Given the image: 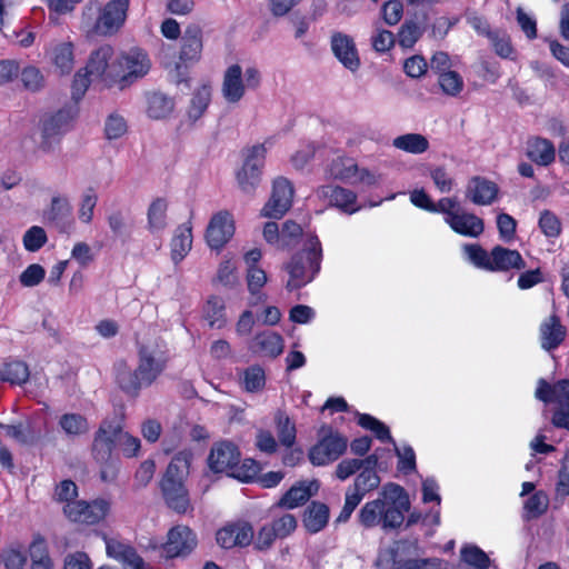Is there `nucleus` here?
Returning <instances> with one entry per match:
<instances>
[{
  "label": "nucleus",
  "mask_w": 569,
  "mask_h": 569,
  "mask_svg": "<svg viewBox=\"0 0 569 569\" xmlns=\"http://www.w3.org/2000/svg\"><path fill=\"white\" fill-rule=\"evenodd\" d=\"M293 193V187L288 179L283 177L274 179L270 199L262 208L261 216L272 219L282 218L292 206Z\"/></svg>",
  "instance_id": "12"
},
{
  "label": "nucleus",
  "mask_w": 569,
  "mask_h": 569,
  "mask_svg": "<svg viewBox=\"0 0 569 569\" xmlns=\"http://www.w3.org/2000/svg\"><path fill=\"white\" fill-rule=\"evenodd\" d=\"M461 559L477 569H488L490 559L486 552H483L477 546H466L461 549Z\"/></svg>",
  "instance_id": "48"
},
{
  "label": "nucleus",
  "mask_w": 569,
  "mask_h": 569,
  "mask_svg": "<svg viewBox=\"0 0 569 569\" xmlns=\"http://www.w3.org/2000/svg\"><path fill=\"white\" fill-rule=\"evenodd\" d=\"M52 61L62 74L70 73L73 69V48L70 42H63L54 47Z\"/></svg>",
  "instance_id": "40"
},
{
  "label": "nucleus",
  "mask_w": 569,
  "mask_h": 569,
  "mask_svg": "<svg viewBox=\"0 0 569 569\" xmlns=\"http://www.w3.org/2000/svg\"><path fill=\"white\" fill-rule=\"evenodd\" d=\"M442 92L450 97H457L463 89V79L457 71L442 72L438 79Z\"/></svg>",
  "instance_id": "45"
},
{
  "label": "nucleus",
  "mask_w": 569,
  "mask_h": 569,
  "mask_svg": "<svg viewBox=\"0 0 569 569\" xmlns=\"http://www.w3.org/2000/svg\"><path fill=\"white\" fill-rule=\"evenodd\" d=\"M329 515L330 510L326 503L312 501L303 512V526L308 532L317 533L327 526Z\"/></svg>",
  "instance_id": "26"
},
{
  "label": "nucleus",
  "mask_w": 569,
  "mask_h": 569,
  "mask_svg": "<svg viewBox=\"0 0 569 569\" xmlns=\"http://www.w3.org/2000/svg\"><path fill=\"white\" fill-rule=\"evenodd\" d=\"M123 417L124 407L119 406L114 410V417L102 420L94 433L92 456L101 466L100 478L104 482L113 481L118 475V463L112 458V451L117 442V435L121 431V420Z\"/></svg>",
  "instance_id": "4"
},
{
  "label": "nucleus",
  "mask_w": 569,
  "mask_h": 569,
  "mask_svg": "<svg viewBox=\"0 0 569 569\" xmlns=\"http://www.w3.org/2000/svg\"><path fill=\"white\" fill-rule=\"evenodd\" d=\"M1 561L6 569H23L27 556L19 549L8 548L1 552Z\"/></svg>",
  "instance_id": "64"
},
{
  "label": "nucleus",
  "mask_w": 569,
  "mask_h": 569,
  "mask_svg": "<svg viewBox=\"0 0 569 569\" xmlns=\"http://www.w3.org/2000/svg\"><path fill=\"white\" fill-rule=\"evenodd\" d=\"M197 546L194 532L186 526H177L169 530L168 540L162 546L166 558L184 557Z\"/></svg>",
  "instance_id": "14"
},
{
  "label": "nucleus",
  "mask_w": 569,
  "mask_h": 569,
  "mask_svg": "<svg viewBox=\"0 0 569 569\" xmlns=\"http://www.w3.org/2000/svg\"><path fill=\"white\" fill-rule=\"evenodd\" d=\"M497 228L500 238L509 242L516 236L517 221L508 213H500L497 217Z\"/></svg>",
  "instance_id": "63"
},
{
  "label": "nucleus",
  "mask_w": 569,
  "mask_h": 569,
  "mask_svg": "<svg viewBox=\"0 0 569 569\" xmlns=\"http://www.w3.org/2000/svg\"><path fill=\"white\" fill-rule=\"evenodd\" d=\"M110 503L104 499H96L91 502L77 500L63 507L64 516L73 522L94 525L106 518Z\"/></svg>",
  "instance_id": "11"
},
{
  "label": "nucleus",
  "mask_w": 569,
  "mask_h": 569,
  "mask_svg": "<svg viewBox=\"0 0 569 569\" xmlns=\"http://www.w3.org/2000/svg\"><path fill=\"white\" fill-rule=\"evenodd\" d=\"M247 281L248 290L254 297V301L252 302V305L266 301V295L260 292V289L267 282L266 272L256 266H249Z\"/></svg>",
  "instance_id": "37"
},
{
  "label": "nucleus",
  "mask_w": 569,
  "mask_h": 569,
  "mask_svg": "<svg viewBox=\"0 0 569 569\" xmlns=\"http://www.w3.org/2000/svg\"><path fill=\"white\" fill-rule=\"evenodd\" d=\"M127 129L124 118L117 113H111L106 120L104 132L109 140L121 138L127 132Z\"/></svg>",
  "instance_id": "53"
},
{
  "label": "nucleus",
  "mask_w": 569,
  "mask_h": 569,
  "mask_svg": "<svg viewBox=\"0 0 569 569\" xmlns=\"http://www.w3.org/2000/svg\"><path fill=\"white\" fill-rule=\"evenodd\" d=\"M72 212V207L67 198L53 197L51 200V208L48 212V219L57 224L69 218Z\"/></svg>",
  "instance_id": "52"
},
{
  "label": "nucleus",
  "mask_w": 569,
  "mask_h": 569,
  "mask_svg": "<svg viewBox=\"0 0 569 569\" xmlns=\"http://www.w3.org/2000/svg\"><path fill=\"white\" fill-rule=\"evenodd\" d=\"M167 367V358L156 347L140 345L138 366L131 369L126 361L116 365V381L130 397H138L142 388L150 387Z\"/></svg>",
  "instance_id": "2"
},
{
  "label": "nucleus",
  "mask_w": 569,
  "mask_h": 569,
  "mask_svg": "<svg viewBox=\"0 0 569 569\" xmlns=\"http://www.w3.org/2000/svg\"><path fill=\"white\" fill-rule=\"evenodd\" d=\"M527 156L539 166H549L555 160L556 150L548 139L533 138L527 143Z\"/></svg>",
  "instance_id": "28"
},
{
  "label": "nucleus",
  "mask_w": 569,
  "mask_h": 569,
  "mask_svg": "<svg viewBox=\"0 0 569 569\" xmlns=\"http://www.w3.org/2000/svg\"><path fill=\"white\" fill-rule=\"evenodd\" d=\"M566 337V328L558 316L552 315L540 326L541 347L547 350L556 349Z\"/></svg>",
  "instance_id": "24"
},
{
  "label": "nucleus",
  "mask_w": 569,
  "mask_h": 569,
  "mask_svg": "<svg viewBox=\"0 0 569 569\" xmlns=\"http://www.w3.org/2000/svg\"><path fill=\"white\" fill-rule=\"evenodd\" d=\"M549 505L548 496L543 491H537L525 502L527 518H538L547 511Z\"/></svg>",
  "instance_id": "49"
},
{
  "label": "nucleus",
  "mask_w": 569,
  "mask_h": 569,
  "mask_svg": "<svg viewBox=\"0 0 569 569\" xmlns=\"http://www.w3.org/2000/svg\"><path fill=\"white\" fill-rule=\"evenodd\" d=\"M114 51L109 44L101 46L90 54L86 71L90 77L100 78L107 87L118 82L119 70Z\"/></svg>",
  "instance_id": "9"
},
{
  "label": "nucleus",
  "mask_w": 569,
  "mask_h": 569,
  "mask_svg": "<svg viewBox=\"0 0 569 569\" xmlns=\"http://www.w3.org/2000/svg\"><path fill=\"white\" fill-rule=\"evenodd\" d=\"M191 461V451L177 452L160 480V490L166 506L179 515L193 511L189 490L184 485L190 472Z\"/></svg>",
  "instance_id": "3"
},
{
  "label": "nucleus",
  "mask_w": 569,
  "mask_h": 569,
  "mask_svg": "<svg viewBox=\"0 0 569 569\" xmlns=\"http://www.w3.org/2000/svg\"><path fill=\"white\" fill-rule=\"evenodd\" d=\"M211 100V88L207 84L201 86L191 99L188 109V118L194 122L202 117Z\"/></svg>",
  "instance_id": "35"
},
{
  "label": "nucleus",
  "mask_w": 569,
  "mask_h": 569,
  "mask_svg": "<svg viewBox=\"0 0 569 569\" xmlns=\"http://www.w3.org/2000/svg\"><path fill=\"white\" fill-rule=\"evenodd\" d=\"M380 482L381 479L376 470L365 468L356 477L353 485L347 489V492H351V496H358V500L361 501L368 492L377 489Z\"/></svg>",
  "instance_id": "31"
},
{
  "label": "nucleus",
  "mask_w": 569,
  "mask_h": 569,
  "mask_svg": "<svg viewBox=\"0 0 569 569\" xmlns=\"http://www.w3.org/2000/svg\"><path fill=\"white\" fill-rule=\"evenodd\" d=\"M234 226L227 211L216 213L206 230V240L211 249H221L233 236Z\"/></svg>",
  "instance_id": "16"
},
{
  "label": "nucleus",
  "mask_w": 569,
  "mask_h": 569,
  "mask_svg": "<svg viewBox=\"0 0 569 569\" xmlns=\"http://www.w3.org/2000/svg\"><path fill=\"white\" fill-rule=\"evenodd\" d=\"M329 171L335 179L353 182L359 167L351 160L336 159L331 162Z\"/></svg>",
  "instance_id": "43"
},
{
  "label": "nucleus",
  "mask_w": 569,
  "mask_h": 569,
  "mask_svg": "<svg viewBox=\"0 0 569 569\" xmlns=\"http://www.w3.org/2000/svg\"><path fill=\"white\" fill-rule=\"evenodd\" d=\"M319 490L318 480L299 481L293 485L277 502V507L293 509L303 505Z\"/></svg>",
  "instance_id": "18"
},
{
  "label": "nucleus",
  "mask_w": 569,
  "mask_h": 569,
  "mask_svg": "<svg viewBox=\"0 0 569 569\" xmlns=\"http://www.w3.org/2000/svg\"><path fill=\"white\" fill-rule=\"evenodd\" d=\"M498 191L499 188L495 182L481 177H473L467 186L466 196L475 204L486 206L496 200Z\"/></svg>",
  "instance_id": "20"
},
{
  "label": "nucleus",
  "mask_w": 569,
  "mask_h": 569,
  "mask_svg": "<svg viewBox=\"0 0 569 569\" xmlns=\"http://www.w3.org/2000/svg\"><path fill=\"white\" fill-rule=\"evenodd\" d=\"M222 94L228 102L236 103L244 94L242 69L239 64L230 66L223 76Z\"/></svg>",
  "instance_id": "25"
},
{
  "label": "nucleus",
  "mask_w": 569,
  "mask_h": 569,
  "mask_svg": "<svg viewBox=\"0 0 569 569\" xmlns=\"http://www.w3.org/2000/svg\"><path fill=\"white\" fill-rule=\"evenodd\" d=\"M78 497V487L77 485L70 480L66 479L62 480L60 483L57 485L53 499L58 502H74L76 498Z\"/></svg>",
  "instance_id": "59"
},
{
  "label": "nucleus",
  "mask_w": 569,
  "mask_h": 569,
  "mask_svg": "<svg viewBox=\"0 0 569 569\" xmlns=\"http://www.w3.org/2000/svg\"><path fill=\"white\" fill-rule=\"evenodd\" d=\"M202 52V30L198 24H189L181 37L179 58L183 62H197Z\"/></svg>",
  "instance_id": "19"
},
{
  "label": "nucleus",
  "mask_w": 569,
  "mask_h": 569,
  "mask_svg": "<svg viewBox=\"0 0 569 569\" xmlns=\"http://www.w3.org/2000/svg\"><path fill=\"white\" fill-rule=\"evenodd\" d=\"M216 280L227 288H233L234 286L238 284L236 267L232 264L230 260H224L220 263Z\"/></svg>",
  "instance_id": "60"
},
{
  "label": "nucleus",
  "mask_w": 569,
  "mask_h": 569,
  "mask_svg": "<svg viewBox=\"0 0 569 569\" xmlns=\"http://www.w3.org/2000/svg\"><path fill=\"white\" fill-rule=\"evenodd\" d=\"M407 545L406 540L393 541L390 546L381 548L378 551L377 559L375 560V567L378 569H387L389 565H397L399 552L403 546Z\"/></svg>",
  "instance_id": "42"
},
{
  "label": "nucleus",
  "mask_w": 569,
  "mask_h": 569,
  "mask_svg": "<svg viewBox=\"0 0 569 569\" xmlns=\"http://www.w3.org/2000/svg\"><path fill=\"white\" fill-rule=\"evenodd\" d=\"M539 227L543 234L549 238L558 237L561 231L560 220L557 218L556 214H553L549 210H545L541 212L539 219Z\"/></svg>",
  "instance_id": "56"
},
{
  "label": "nucleus",
  "mask_w": 569,
  "mask_h": 569,
  "mask_svg": "<svg viewBox=\"0 0 569 569\" xmlns=\"http://www.w3.org/2000/svg\"><path fill=\"white\" fill-rule=\"evenodd\" d=\"M240 461V451L230 441L217 442L212 446L208 456V466L216 473L227 472L230 476L231 469Z\"/></svg>",
  "instance_id": "15"
},
{
  "label": "nucleus",
  "mask_w": 569,
  "mask_h": 569,
  "mask_svg": "<svg viewBox=\"0 0 569 569\" xmlns=\"http://www.w3.org/2000/svg\"><path fill=\"white\" fill-rule=\"evenodd\" d=\"M392 146L409 153L420 154L429 149V141L420 133H406L396 137Z\"/></svg>",
  "instance_id": "33"
},
{
  "label": "nucleus",
  "mask_w": 569,
  "mask_h": 569,
  "mask_svg": "<svg viewBox=\"0 0 569 569\" xmlns=\"http://www.w3.org/2000/svg\"><path fill=\"white\" fill-rule=\"evenodd\" d=\"M190 222L179 226L171 241V258L174 263L181 261L192 247V233Z\"/></svg>",
  "instance_id": "29"
},
{
  "label": "nucleus",
  "mask_w": 569,
  "mask_h": 569,
  "mask_svg": "<svg viewBox=\"0 0 569 569\" xmlns=\"http://www.w3.org/2000/svg\"><path fill=\"white\" fill-rule=\"evenodd\" d=\"M320 193L329 198L331 206L339 208L348 214L355 213L360 209V207H352L357 200V194L349 189L338 186H325L320 188Z\"/></svg>",
  "instance_id": "23"
},
{
  "label": "nucleus",
  "mask_w": 569,
  "mask_h": 569,
  "mask_svg": "<svg viewBox=\"0 0 569 569\" xmlns=\"http://www.w3.org/2000/svg\"><path fill=\"white\" fill-rule=\"evenodd\" d=\"M254 349L264 356L277 358L283 350V339L272 331H263L253 339Z\"/></svg>",
  "instance_id": "32"
},
{
  "label": "nucleus",
  "mask_w": 569,
  "mask_h": 569,
  "mask_svg": "<svg viewBox=\"0 0 569 569\" xmlns=\"http://www.w3.org/2000/svg\"><path fill=\"white\" fill-rule=\"evenodd\" d=\"M77 113L76 106H66L53 113L44 114L41 119L39 148L44 152H51L60 143L62 136L71 129Z\"/></svg>",
  "instance_id": "7"
},
{
  "label": "nucleus",
  "mask_w": 569,
  "mask_h": 569,
  "mask_svg": "<svg viewBox=\"0 0 569 569\" xmlns=\"http://www.w3.org/2000/svg\"><path fill=\"white\" fill-rule=\"evenodd\" d=\"M322 248L317 236L307 238L303 248L286 264L290 278L286 288L290 291L311 282L320 270Z\"/></svg>",
  "instance_id": "6"
},
{
  "label": "nucleus",
  "mask_w": 569,
  "mask_h": 569,
  "mask_svg": "<svg viewBox=\"0 0 569 569\" xmlns=\"http://www.w3.org/2000/svg\"><path fill=\"white\" fill-rule=\"evenodd\" d=\"M242 385L248 392L261 391L266 385L264 370L258 365L248 367L243 370Z\"/></svg>",
  "instance_id": "41"
},
{
  "label": "nucleus",
  "mask_w": 569,
  "mask_h": 569,
  "mask_svg": "<svg viewBox=\"0 0 569 569\" xmlns=\"http://www.w3.org/2000/svg\"><path fill=\"white\" fill-rule=\"evenodd\" d=\"M119 70L118 82L121 90L146 76L150 69V60L146 52L134 49L117 58Z\"/></svg>",
  "instance_id": "10"
},
{
  "label": "nucleus",
  "mask_w": 569,
  "mask_h": 569,
  "mask_svg": "<svg viewBox=\"0 0 569 569\" xmlns=\"http://www.w3.org/2000/svg\"><path fill=\"white\" fill-rule=\"evenodd\" d=\"M204 318L211 328H221L226 323L224 301L220 297H211L204 308Z\"/></svg>",
  "instance_id": "38"
},
{
  "label": "nucleus",
  "mask_w": 569,
  "mask_h": 569,
  "mask_svg": "<svg viewBox=\"0 0 569 569\" xmlns=\"http://www.w3.org/2000/svg\"><path fill=\"white\" fill-rule=\"evenodd\" d=\"M98 197L92 188H89L82 196L79 208V219L84 223H90L93 218V210L97 206Z\"/></svg>",
  "instance_id": "58"
},
{
  "label": "nucleus",
  "mask_w": 569,
  "mask_h": 569,
  "mask_svg": "<svg viewBox=\"0 0 569 569\" xmlns=\"http://www.w3.org/2000/svg\"><path fill=\"white\" fill-rule=\"evenodd\" d=\"M59 426L68 436H80L89 430L88 420L79 413H64L59 420Z\"/></svg>",
  "instance_id": "39"
},
{
  "label": "nucleus",
  "mask_w": 569,
  "mask_h": 569,
  "mask_svg": "<svg viewBox=\"0 0 569 569\" xmlns=\"http://www.w3.org/2000/svg\"><path fill=\"white\" fill-rule=\"evenodd\" d=\"M259 471L260 466L256 460L244 459L231 469L230 476L242 482H251L258 478Z\"/></svg>",
  "instance_id": "47"
},
{
  "label": "nucleus",
  "mask_w": 569,
  "mask_h": 569,
  "mask_svg": "<svg viewBox=\"0 0 569 569\" xmlns=\"http://www.w3.org/2000/svg\"><path fill=\"white\" fill-rule=\"evenodd\" d=\"M395 451L399 458L398 469L405 473H410L416 470V455L410 446H405L401 449L395 445Z\"/></svg>",
  "instance_id": "62"
},
{
  "label": "nucleus",
  "mask_w": 569,
  "mask_h": 569,
  "mask_svg": "<svg viewBox=\"0 0 569 569\" xmlns=\"http://www.w3.org/2000/svg\"><path fill=\"white\" fill-rule=\"evenodd\" d=\"M277 433L281 445L291 447L296 441V427L290 418L282 411L276 415Z\"/></svg>",
  "instance_id": "44"
},
{
  "label": "nucleus",
  "mask_w": 569,
  "mask_h": 569,
  "mask_svg": "<svg viewBox=\"0 0 569 569\" xmlns=\"http://www.w3.org/2000/svg\"><path fill=\"white\" fill-rule=\"evenodd\" d=\"M129 0H110L103 7L89 1L82 11V26L88 32L100 36L114 34L126 22Z\"/></svg>",
  "instance_id": "5"
},
{
  "label": "nucleus",
  "mask_w": 569,
  "mask_h": 569,
  "mask_svg": "<svg viewBox=\"0 0 569 569\" xmlns=\"http://www.w3.org/2000/svg\"><path fill=\"white\" fill-rule=\"evenodd\" d=\"M446 222L453 231L462 236L477 238L485 229L483 220L473 213L459 212L446 218Z\"/></svg>",
  "instance_id": "22"
},
{
  "label": "nucleus",
  "mask_w": 569,
  "mask_h": 569,
  "mask_svg": "<svg viewBox=\"0 0 569 569\" xmlns=\"http://www.w3.org/2000/svg\"><path fill=\"white\" fill-rule=\"evenodd\" d=\"M167 201L162 198H157L151 202L148 209V229L154 233L166 228V212Z\"/></svg>",
  "instance_id": "36"
},
{
  "label": "nucleus",
  "mask_w": 569,
  "mask_h": 569,
  "mask_svg": "<svg viewBox=\"0 0 569 569\" xmlns=\"http://www.w3.org/2000/svg\"><path fill=\"white\" fill-rule=\"evenodd\" d=\"M395 41V34L391 31L376 27V34L371 38V44L377 52L389 51Z\"/></svg>",
  "instance_id": "61"
},
{
  "label": "nucleus",
  "mask_w": 569,
  "mask_h": 569,
  "mask_svg": "<svg viewBox=\"0 0 569 569\" xmlns=\"http://www.w3.org/2000/svg\"><path fill=\"white\" fill-rule=\"evenodd\" d=\"M381 16L386 24L396 26L403 16V4L399 0H389L383 3Z\"/></svg>",
  "instance_id": "55"
},
{
  "label": "nucleus",
  "mask_w": 569,
  "mask_h": 569,
  "mask_svg": "<svg viewBox=\"0 0 569 569\" xmlns=\"http://www.w3.org/2000/svg\"><path fill=\"white\" fill-rule=\"evenodd\" d=\"M410 509V499L407 491L397 483H386L378 498L366 502L359 513L358 521L365 528L380 526L383 530H393L401 527L405 513Z\"/></svg>",
  "instance_id": "1"
},
{
  "label": "nucleus",
  "mask_w": 569,
  "mask_h": 569,
  "mask_svg": "<svg viewBox=\"0 0 569 569\" xmlns=\"http://www.w3.org/2000/svg\"><path fill=\"white\" fill-rule=\"evenodd\" d=\"M266 152L263 144L253 146L248 150L244 163L237 172V181L242 192L253 194L260 184Z\"/></svg>",
  "instance_id": "8"
},
{
  "label": "nucleus",
  "mask_w": 569,
  "mask_h": 569,
  "mask_svg": "<svg viewBox=\"0 0 569 569\" xmlns=\"http://www.w3.org/2000/svg\"><path fill=\"white\" fill-rule=\"evenodd\" d=\"M174 109V100L168 94L154 91L147 96V114L154 120L168 118Z\"/></svg>",
  "instance_id": "27"
},
{
  "label": "nucleus",
  "mask_w": 569,
  "mask_h": 569,
  "mask_svg": "<svg viewBox=\"0 0 569 569\" xmlns=\"http://www.w3.org/2000/svg\"><path fill=\"white\" fill-rule=\"evenodd\" d=\"M331 49L335 57L350 71L358 70L360 60L351 37L336 32L331 37Z\"/></svg>",
  "instance_id": "17"
},
{
  "label": "nucleus",
  "mask_w": 569,
  "mask_h": 569,
  "mask_svg": "<svg viewBox=\"0 0 569 569\" xmlns=\"http://www.w3.org/2000/svg\"><path fill=\"white\" fill-rule=\"evenodd\" d=\"M467 259L477 268L490 271L491 252L488 253L481 246L477 243L465 244L462 248Z\"/></svg>",
  "instance_id": "46"
},
{
  "label": "nucleus",
  "mask_w": 569,
  "mask_h": 569,
  "mask_svg": "<svg viewBox=\"0 0 569 569\" xmlns=\"http://www.w3.org/2000/svg\"><path fill=\"white\" fill-rule=\"evenodd\" d=\"M30 376L28 366L22 361H10L0 369V378L2 381L11 385H23Z\"/></svg>",
  "instance_id": "34"
},
{
  "label": "nucleus",
  "mask_w": 569,
  "mask_h": 569,
  "mask_svg": "<svg viewBox=\"0 0 569 569\" xmlns=\"http://www.w3.org/2000/svg\"><path fill=\"white\" fill-rule=\"evenodd\" d=\"M20 77L23 87L29 91L37 92L43 89L44 87L43 74L38 68L33 66H28L24 69H22Z\"/></svg>",
  "instance_id": "51"
},
{
  "label": "nucleus",
  "mask_w": 569,
  "mask_h": 569,
  "mask_svg": "<svg viewBox=\"0 0 569 569\" xmlns=\"http://www.w3.org/2000/svg\"><path fill=\"white\" fill-rule=\"evenodd\" d=\"M46 242L47 234L41 227H31L23 236L24 248L30 252L38 251Z\"/></svg>",
  "instance_id": "57"
},
{
  "label": "nucleus",
  "mask_w": 569,
  "mask_h": 569,
  "mask_svg": "<svg viewBox=\"0 0 569 569\" xmlns=\"http://www.w3.org/2000/svg\"><path fill=\"white\" fill-rule=\"evenodd\" d=\"M347 443V438L338 432H330L310 449L309 460L313 466L328 465L346 451Z\"/></svg>",
  "instance_id": "13"
},
{
  "label": "nucleus",
  "mask_w": 569,
  "mask_h": 569,
  "mask_svg": "<svg viewBox=\"0 0 569 569\" xmlns=\"http://www.w3.org/2000/svg\"><path fill=\"white\" fill-rule=\"evenodd\" d=\"M107 553L130 566L132 569H143L142 558L130 546L116 540H109L107 541Z\"/></svg>",
  "instance_id": "30"
},
{
  "label": "nucleus",
  "mask_w": 569,
  "mask_h": 569,
  "mask_svg": "<svg viewBox=\"0 0 569 569\" xmlns=\"http://www.w3.org/2000/svg\"><path fill=\"white\" fill-rule=\"evenodd\" d=\"M421 34L419 26L412 20H407L398 32V43L402 48H412Z\"/></svg>",
  "instance_id": "50"
},
{
  "label": "nucleus",
  "mask_w": 569,
  "mask_h": 569,
  "mask_svg": "<svg viewBox=\"0 0 569 569\" xmlns=\"http://www.w3.org/2000/svg\"><path fill=\"white\" fill-rule=\"evenodd\" d=\"M490 271H509L511 269L522 270L526 261L517 250L496 246L491 250Z\"/></svg>",
  "instance_id": "21"
},
{
  "label": "nucleus",
  "mask_w": 569,
  "mask_h": 569,
  "mask_svg": "<svg viewBox=\"0 0 569 569\" xmlns=\"http://www.w3.org/2000/svg\"><path fill=\"white\" fill-rule=\"evenodd\" d=\"M46 277V270L38 263L27 267L19 276V281L23 287L31 288L38 286Z\"/></svg>",
  "instance_id": "54"
}]
</instances>
